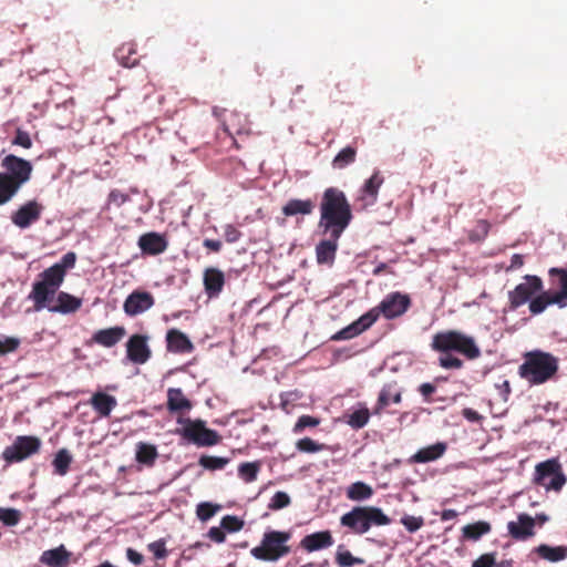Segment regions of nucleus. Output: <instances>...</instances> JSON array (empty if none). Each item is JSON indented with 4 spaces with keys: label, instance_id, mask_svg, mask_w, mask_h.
<instances>
[{
    "label": "nucleus",
    "instance_id": "13d9d810",
    "mask_svg": "<svg viewBox=\"0 0 567 567\" xmlns=\"http://www.w3.org/2000/svg\"><path fill=\"white\" fill-rule=\"evenodd\" d=\"M12 145L22 146L23 148H31L32 147V140L28 132L18 128L16 131V136L12 140Z\"/></svg>",
    "mask_w": 567,
    "mask_h": 567
},
{
    "label": "nucleus",
    "instance_id": "473e14b6",
    "mask_svg": "<svg viewBox=\"0 0 567 567\" xmlns=\"http://www.w3.org/2000/svg\"><path fill=\"white\" fill-rule=\"evenodd\" d=\"M548 272L550 277L558 278L556 285L559 290L553 292V296L556 298V301H559V308H565L567 306V269L554 267Z\"/></svg>",
    "mask_w": 567,
    "mask_h": 567
},
{
    "label": "nucleus",
    "instance_id": "aec40b11",
    "mask_svg": "<svg viewBox=\"0 0 567 567\" xmlns=\"http://www.w3.org/2000/svg\"><path fill=\"white\" fill-rule=\"evenodd\" d=\"M166 408L172 414H179L181 416L193 409V403L187 399L179 388H169L167 390Z\"/></svg>",
    "mask_w": 567,
    "mask_h": 567
},
{
    "label": "nucleus",
    "instance_id": "a211bd4d",
    "mask_svg": "<svg viewBox=\"0 0 567 567\" xmlns=\"http://www.w3.org/2000/svg\"><path fill=\"white\" fill-rule=\"evenodd\" d=\"M535 520L536 519L528 514H519L516 522H508V534L516 540H526L535 535Z\"/></svg>",
    "mask_w": 567,
    "mask_h": 567
},
{
    "label": "nucleus",
    "instance_id": "1a4fd4ad",
    "mask_svg": "<svg viewBox=\"0 0 567 567\" xmlns=\"http://www.w3.org/2000/svg\"><path fill=\"white\" fill-rule=\"evenodd\" d=\"M41 449V440L32 435H19L13 443L2 452V460L7 464L22 462L30 456L38 454Z\"/></svg>",
    "mask_w": 567,
    "mask_h": 567
},
{
    "label": "nucleus",
    "instance_id": "b1692460",
    "mask_svg": "<svg viewBox=\"0 0 567 567\" xmlns=\"http://www.w3.org/2000/svg\"><path fill=\"white\" fill-rule=\"evenodd\" d=\"M125 334L126 330L122 326L100 329L93 333L92 342L105 348H112L117 344Z\"/></svg>",
    "mask_w": 567,
    "mask_h": 567
},
{
    "label": "nucleus",
    "instance_id": "c9c22d12",
    "mask_svg": "<svg viewBox=\"0 0 567 567\" xmlns=\"http://www.w3.org/2000/svg\"><path fill=\"white\" fill-rule=\"evenodd\" d=\"M491 529L492 526L488 522L480 520L473 524L465 525L462 528V534L464 539L476 542L483 535L488 534Z\"/></svg>",
    "mask_w": 567,
    "mask_h": 567
},
{
    "label": "nucleus",
    "instance_id": "7c9ffc66",
    "mask_svg": "<svg viewBox=\"0 0 567 567\" xmlns=\"http://www.w3.org/2000/svg\"><path fill=\"white\" fill-rule=\"evenodd\" d=\"M446 451V444L437 442L433 445H429L419 450L414 455L411 456V463H427L440 458Z\"/></svg>",
    "mask_w": 567,
    "mask_h": 567
},
{
    "label": "nucleus",
    "instance_id": "9d476101",
    "mask_svg": "<svg viewBox=\"0 0 567 567\" xmlns=\"http://www.w3.org/2000/svg\"><path fill=\"white\" fill-rule=\"evenodd\" d=\"M411 307V298L409 295L399 291L388 293L384 299L368 313L375 316V321L380 316L385 319H395L403 316Z\"/></svg>",
    "mask_w": 567,
    "mask_h": 567
},
{
    "label": "nucleus",
    "instance_id": "338daca9",
    "mask_svg": "<svg viewBox=\"0 0 567 567\" xmlns=\"http://www.w3.org/2000/svg\"><path fill=\"white\" fill-rule=\"evenodd\" d=\"M126 557L132 564L136 566H141L144 561L143 555L133 548H127Z\"/></svg>",
    "mask_w": 567,
    "mask_h": 567
},
{
    "label": "nucleus",
    "instance_id": "774afa93",
    "mask_svg": "<svg viewBox=\"0 0 567 567\" xmlns=\"http://www.w3.org/2000/svg\"><path fill=\"white\" fill-rule=\"evenodd\" d=\"M462 414L466 420H468L471 422H480L483 419L482 415L477 411H475L471 408L464 409L462 411Z\"/></svg>",
    "mask_w": 567,
    "mask_h": 567
},
{
    "label": "nucleus",
    "instance_id": "e2e57ef3",
    "mask_svg": "<svg viewBox=\"0 0 567 567\" xmlns=\"http://www.w3.org/2000/svg\"><path fill=\"white\" fill-rule=\"evenodd\" d=\"M130 199L127 194H124L123 192L118 189H113L109 194V204H113L116 207L122 206Z\"/></svg>",
    "mask_w": 567,
    "mask_h": 567
},
{
    "label": "nucleus",
    "instance_id": "bf43d9fd",
    "mask_svg": "<svg viewBox=\"0 0 567 567\" xmlns=\"http://www.w3.org/2000/svg\"><path fill=\"white\" fill-rule=\"evenodd\" d=\"M494 566H497L495 553L483 554L477 559H475L472 564V567H494Z\"/></svg>",
    "mask_w": 567,
    "mask_h": 567
},
{
    "label": "nucleus",
    "instance_id": "dca6fc26",
    "mask_svg": "<svg viewBox=\"0 0 567 567\" xmlns=\"http://www.w3.org/2000/svg\"><path fill=\"white\" fill-rule=\"evenodd\" d=\"M55 295L56 297L53 298V301H47L44 306L50 312L62 315L74 313L82 307L83 301L79 297L65 291H60Z\"/></svg>",
    "mask_w": 567,
    "mask_h": 567
},
{
    "label": "nucleus",
    "instance_id": "4468645a",
    "mask_svg": "<svg viewBox=\"0 0 567 567\" xmlns=\"http://www.w3.org/2000/svg\"><path fill=\"white\" fill-rule=\"evenodd\" d=\"M44 207L37 200H29L11 215V221L19 228L25 229L41 218Z\"/></svg>",
    "mask_w": 567,
    "mask_h": 567
},
{
    "label": "nucleus",
    "instance_id": "0eeeda50",
    "mask_svg": "<svg viewBox=\"0 0 567 567\" xmlns=\"http://www.w3.org/2000/svg\"><path fill=\"white\" fill-rule=\"evenodd\" d=\"M177 423L182 424L183 427L176 430V433L197 446H214L221 440L218 432L206 427V422L200 419L178 417Z\"/></svg>",
    "mask_w": 567,
    "mask_h": 567
},
{
    "label": "nucleus",
    "instance_id": "603ef678",
    "mask_svg": "<svg viewBox=\"0 0 567 567\" xmlns=\"http://www.w3.org/2000/svg\"><path fill=\"white\" fill-rule=\"evenodd\" d=\"M291 503L290 496L286 492H276L275 495L271 497L268 508L271 511H279L287 506H289Z\"/></svg>",
    "mask_w": 567,
    "mask_h": 567
},
{
    "label": "nucleus",
    "instance_id": "cd10ccee",
    "mask_svg": "<svg viewBox=\"0 0 567 567\" xmlns=\"http://www.w3.org/2000/svg\"><path fill=\"white\" fill-rule=\"evenodd\" d=\"M401 401L402 392L398 388L396 382L386 383L379 393L374 413H380V411L385 409L390 403L399 404Z\"/></svg>",
    "mask_w": 567,
    "mask_h": 567
},
{
    "label": "nucleus",
    "instance_id": "2f4dec72",
    "mask_svg": "<svg viewBox=\"0 0 567 567\" xmlns=\"http://www.w3.org/2000/svg\"><path fill=\"white\" fill-rule=\"evenodd\" d=\"M537 556L549 563H558L567 558V546H549L540 544L533 550Z\"/></svg>",
    "mask_w": 567,
    "mask_h": 567
},
{
    "label": "nucleus",
    "instance_id": "2eb2a0df",
    "mask_svg": "<svg viewBox=\"0 0 567 567\" xmlns=\"http://www.w3.org/2000/svg\"><path fill=\"white\" fill-rule=\"evenodd\" d=\"M154 303L155 299L151 292L137 289L126 297L123 310L128 317H136L151 309Z\"/></svg>",
    "mask_w": 567,
    "mask_h": 567
},
{
    "label": "nucleus",
    "instance_id": "bb28decb",
    "mask_svg": "<svg viewBox=\"0 0 567 567\" xmlns=\"http://www.w3.org/2000/svg\"><path fill=\"white\" fill-rule=\"evenodd\" d=\"M333 544V537L329 530L317 532L305 536L300 545L307 551H316L328 548Z\"/></svg>",
    "mask_w": 567,
    "mask_h": 567
},
{
    "label": "nucleus",
    "instance_id": "4be33fe9",
    "mask_svg": "<svg viewBox=\"0 0 567 567\" xmlns=\"http://www.w3.org/2000/svg\"><path fill=\"white\" fill-rule=\"evenodd\" d=\"M138 246L144 254L155 256L166 250L167 240L158 233H146L140 237Z\"/></svg>",
    "mask_w": 567,
    "mask_h": 567
},
{
    "label": "nucleus",
    "instance_id": "423d86ee",
    "mask_svg": "<svg viewBox=\"0 0 567 567\" xmlns=\"http://www.w3.org/2000/svg\"><path fill=\"white\" fill-rule=\"evenodd\" d=\"M291 534L288 532L270 530L264 534L259 546L250 550L252 557L264 561H277L290 553L287 545Z\"/></svg>",
    "mask_w": 567,
    "mask_h": 567
},
{
    "label": "nucleus",
    "instance_id": "69168bd1",
    "mask_svg": "<svg viewBox=\"0 0 567 567\" xmlns=\"http://www.w3.org/2000/svg\"><path fill=\"white\" fill-rule=\"evenodd\" d=\"M436 391V386L432 383H422L419 386V392L425 402H431V395Z\"/></svg>",
    "mask_w": 567,
    "mask_h": 567
},
{
    "label": "nucleus",
    "instance_id": "6ab92c4d",
    "mask_svg": "<svg viewBox=\"0 0 567 567\" xmlns=\"http://www.w3.org/2000/svg\"><path fill=\"white\" fill-rule=\"evenodd\" d=\"M375 322V316L371 313H364L357 321L352 322L348 327L341 329L336 334L331 337V340L340 341V340H349L352 339L367 329H369Z\"/></svg>",
    "mask_w": 567,
    "mask_h": 567
},
{
    "label": "nucleus",
    "instance_id": "8fccbe9b",
    "mask_svg": "<svg viewBox=\"0 0 567 567\" xmlns=\"http://www.w3.org/2000/svg\"><path fill=\"white\" fill-rule=\"evenodd\" d=\"M21 519V512L16 508L0 507V522L6 526H16Z\"/></svg>",
    "mask_w": 567,
    "mask_h": 567
},
{
    "label": "nucleus",
    "instance_id": "f8f14e48",
    "mask_svg": "<svg viewBox=\"0 0 567 567\" xmlns=\"http://www.w3.org/2000/svg\"><path fill=\"white\" fill-rule=\"evenodd\" d=\"M1 166L7 177L11 178L18 186L25 184L32 173V165L29 161L18 157L13 154L4 156L1 161Z\"/></svg>",
    "mask_w": 567,
    "mask_h": 567
},
{
    "label": "nucleus",
    "instance_id": "6e6d98bb",
    "mask_svg": "<svg viewBox=\"0 0 567 567\" xmlns=\"http://www.w3.org/2000/svg\"><path fill=\"white\" fill-rule=\"evenodd\" d=\"M401 524L406 528L408 532L414 533L424 525L422 516L405 515L401 518Z\"/></svg>",
    "mask_w": 567,
    "mask_h": 567
},
{
    "label": "nucleus",
    "instance_id": "09e8293b",
    "mask_svg": "<svg viewBox=\"0 0 567 567\" xmlns=\"http://www.w3.org/2000/svg\"><path fill=\"white\" fill-rule=\"evenodd\" d=\"M320 424V419L311 415H301L292 427L295 434H301L307 427H316Z\"/></svg>",
    "mask_w": 567,
    "mask_h": 567
},
{
    "label": "nucleus",
    "instance_id": "c756f323",
    "mask_svg": "<svg viewBox=\"0 0 567 567\" xmlns=\"http://www.w3.org/2000/svg\"><path fill=\"white\" fill-rule=\"evenodd\" d=\"M90 404L100 416L107 417L112 410L117 405V401L113 395L104 392H96L92 395Z\"/></svg>",
    "mask_w": 567,
    "mask_h": 567
},
{
    "label": "nucleus",
    "instance_id": "39448f33",
    "mask_svg": "<svg viewBox=\"0 0 567 567\" xmlns=\"http://www.w3.org/2000/svg\"><path fill=\"white\" fill-rule=\"evenodd\" d=\"M41 280L35 281L29 298L34 302L37 311L44 308L47 301H53L55 293L64 281L63 269L52 265L40 274Z\"/></svg>",
    "mask_w": 567,
    "mask_h": 567
},
{
    "label": "nucleus",
    "instance_id": "393cba45",
    "mask_svg": "<svg viewBox=\"0 0 567 567\" xmlns=\"http://www.w3.org/2000/svg\"><path fill=\"white\" fill-rule=\"evenodd\" d=\"M167 351L174 353H189L194 346L189 338L177 329H171L166 333Z\"/></svg>",
    "mask_w": 567,
    "mask_h": 567
},
{
    "label": "nucleus",
    "instance_id": "a19ab883",
    "mask_svg": "<svg viewBox=\"0 0 567 567\" xmlns=\"http://www.w3.org/2000/svg\"><path fill=\"white\" fill-rule=\"evenodd\" d=\"M357 157V148L353 146H347L342 148L333 158L332 166L337 169H343L348 165L354 163Z\"/></svg>",
    "mask_w": 567,
    "mask_h": 567
},
{
    "label": "nucleus",
    "instance_id": "9b49d317",
    "mask_svg": "<svg viewBox=\"0 0 567 567\" xmlns=\"http://www.w3.org/2000/svg\"><path fill=\"white\" fill-rule=\"evenodd\" d=\"M544 289L542 278L535 275H526L524 282L518 284L508 292V303L512 310L519 308Z\"/></svg>",
    "mask_w": 567,
    "mask_h": 567
},
{
    "label": "nucleus",
    "instance_id": "6e6552de",
    "mask_svg": "<svg viewBox=\"0 0 567 567\" xmlns=\"http://www.w3.org/2000/svg\"><path fill=\"white\" fill-rule=\"evenodd\" d=\"M567 482V476L557 458H548L536 464L533 483L544 487L547 492L559 493Z\"/></svg>",
    "mask_w": 567,
    "mask_h": 567
},
{
    "label": "nucleus",
    "instance_id": "72a5a7b5",
    "mask_svg": "<svg viewBox=\"0 0 567 567\" xmlns=\"http://www.w3.org/2000/svg\"><path fill=\"white\" fill-rule=\"evenodd\" d=\"M550 305H557L559 307V301H556V298L549 291H544V289L536 293L534 298L529 302V311L532 315H539L545 311V309Z\"/></svg>",
    "mask_w": 567,
    "mask_h": 567
},
{
    "label": "nucleus",
    "instance_id": "680f3d73",
    "mask_svg": "<svg viewBox=\"0 0 567 567\" xmlns=\"http://www.w3.org/2000/svg\"><path fill=\"white\" fill-rule=\"evenodd\" d=\"M224 236L225 240L229 244L237 243L240 237L241 233L238 228H236L234 225L228 224L224 227Z\"/></svg>",
    "mask_w": 567,
    "mask_h": 567
},
{
    "label": "nucleus",
    "instance_id": "f3484780",
    "mask_svg": "<svg viewBox=\"0 0 567 567\" xmlns=\"http://www.w3.org/2000/svg\"><path fill=\"white\" fill-rule=\"evenodd\" d=\"M384 182L383 176L380 171H375L372 176L367 179L363 186L360 189V195L358 196V202L361 203V207L365 208L368 206H372L378 200L379 189Z\"/></svg>",
    "mask_w": 567,
    "mask_h": 567
},
{
    "label": "nucleus",
    "instance_id": "5fc2aeb1",
    "mask_svg": "<svg viewBox=\"0 0 567 567\" xmlns=\"http://www.w3.org/2000/svg\"><path fill=\"white\" fill-rule=\"evenodd\" d=\"M491 225L485 219L477 220L475 228L470 234V239L478 241L485 238L489 231Z\"/></svg>",
    "mask_w": 567,
    "mask_h": 567
},
{
    "label": "nucleus",
    "instance_id": "f704fd0d",
    "mask_svg": "<svg viewBox=\"0 0 567 567\" xmlns=\"http://www.w3.org/2000/svg\"><path fill=\"white\" fill-rule=\"evenodd\" d=\"M373 494V488L369 484L361 481L349 485L346 492L347 498L353 502L367 501L371 498Z\"/></svg>",
    "mask_w": 567,
    "mask_h": 567
},
{
    "label": "nucleus",
    "instance_id": "4d7b16f0",
    "mask_svg": "<svg viewBox=\"0 0 567 567\" xmlns=\"http://www.w3.org/2000/svg\"><path fill=\"white\" fill-rule=\"evenodd\" d=\"M147 548L156 559H164L168 555V550L166 549V544L164 539H158L148 544Z\"/></svg>",
    "mask_w": 567,
    "mask_h": 567
},
{
    "label": "nucleus",
    "instance_id": "a878e982",
    "mask_svg": "<svg viewBox=\"0 0 567 567\" xmlns=\"http://www.w3.org/2000/svg\"><path fill=\"white\" fill-rule=\"evenodd\" d=\"M71 553L64 545L44 550L40 556V563L49 567H66L70 564Z\"/></svg>",
    "mask_w": 567,
    "mask_h": 567
},
{
    "label": "nucleus",
    "instance_id": "0e129e2a",
    "mask_svg": "<svg viewBox=\"0 0 567 567\" xmlns=\"http://www.w3.org/2000/svg\"><path fill=\"white\" fill-rule=\"evenodd\" d=\"M207 536L209 537L210 540H213L217 544L224 543L226 539V534H225V530L221 528V526L210 527Z\"/></svg>",
    "mask_w": 567,
    "mask_h": 567
},
{
    "label": "nucleus",
    "instance_id": "4c0bfd02",
    "mask_svg": "<svg viewBox=\"0 0 567 567\" xmlns=\"http://www.w3.org/2000/svg\"><path fill=\"white\" fill-rule=\"evenodd\" d=\"M115 56L117 61L125 68L135 66L138 62L136 50L130 43L122 44L120 48H117L115 51Z\"/></svg>",
    "mask_w": 567,
    "mask_h": 567
},
{
    "label": "nucleus",
    "instance_id": "052dcab7",
    "mask_svg": "<svg viewBox=\"0 0 567 567\" xmlns=\"http://www.w3.org/2000/svg\"><path fill=\"white\" fill-rule=\"evenodd\" d=\"M76 261V255L73 251L66 252L59 262L54 264L59 268L63 269V275H66V270L74 267Z\"/></svg>",
    "mask_w": 567,
    "mask_h": 567
},
{
    "label": "nucleus",
    "instance_id": "79ce46f5",
    "mask_svg": "<svg viewBox=\"0 0 567 567\" xmlns=\"http://www.w3.org/2000/svg\"><path fill=\"white\" fill-rule=\"evenodd\" d=\"M157 457V450L152 444L138 443L136 450V461L145 465H153Z\"/></svg>",
    "mask_w": 567,
    "mask_h": 567
},
{
    "label": "nucleus",
    "instance_id": "58836bf2",
    "mask_svg": "<svg viewBox=\"0 0 567 567\" xmlns=\"http://www.w3.org/2000/svg\"><path fill=\"white\" fill-rule=\"evenodd\" d=\"M72 461L73 457L66 449L59 450L52 461L54 473L64 476L69 472Z\"/></svg>",
    "mask_w": 567,
    "mask_h": 567
},
{
    "label": "nucleus",
    "instance_id": "20e7f679",
    "mask_svg": "<svg viewBox=\"0 0 567 567\" xmlns=\"http://www.w3.org/2000/svg\"><path fill=\"white\" fill-rule=\"evenodd\" d=\"M390 523L391 519L375 506H354L340 517L341 526L355 535L368 533L372 526H385Z\"/></svg>",
    "mask_w": 567,
    "mask_h": 567
},
{
    "label": "nucleus",
    "instance_id": "de8ad7c7",
    "mask_svg": "<svg viewBox=\"0 0 567 567\" xmlns=\"http://www.w3.org/2000/svg\"><path fill=\"white\" fill-rule=\"evenodd\" d=\"M296 449L302 453H318L324 450V444L318 443L310 437H303L296 442Z\"/></svg>",
    "mask_w": 567,
    "mask_h": 567
},
{
    "label": "nucleus",
    "instance_id": "7ed1b4c3",
    "mask_svg": "<svg viewBox=\"0 0 567 567\" xmlns=\"http://www.w3.org/2000/svg\"><path fill=\"white\" fill-rule=\"evenodd\" d=\"M558 371V359L551 353L540 350L526 352L524 362L518 368V374L532 385L543 384Z\"/></svg>",
    "mask_w": 567,
    "mask_h": 567
},
{
    "label": "nucleus",
    "instance_id": "ddd939ff",
    "mask_svg": "<svg viewBox=\"0 0 567 567\" xmlns=\"http://www.w3.org/2000/svg\"><path fill=\"white\" fill-rule=\"evenodd\" d=\"M126 357L134 364H144L152 357L146 334H132L126 342Z\"/></svg>",
    "mask_w": 567,
    "mask_h": 567
},
{
    "label": "nucleus",
    "instance_id": "c85d7f7f",
    "mask_svg": "<svg viewBox=\"0 0 567 567\" xmlns=\"http://www.w3.org/2000/svg\"><path fill=\"white\" fill-rule=\"evenodd\" d=\"M315 208V204L311 199H289L281 208L285 217L292 216H307L311 215Z\"/></svg>",
    "mask_w": 567,
    "mask_h": 567
},
{
    "label": "nucleus",
    "instance_id": "f257e3e1",
    "mask_svg": "<svg viewBox=\"0 0 567 567\" xmlns=\"http://www.w3.org/2000/svg\"><path fill=\"white\" fill-rule=\"evenodd\" d=\"M319 208L318 227L322 234L341 237L353 218L351 205L346 194L337 187L326 188Z\"/></svg>",
    "mask_w": 567,
    "mask_h": 567
},
{
    "label": "nucleus",
    "instance_id": "5701e85b",
    "mask_svg": "<svg viewBox=\"0 0 567 567\" xmlns=\"http://www.w3.org/2000/svg\"><path fill=\"white\" fill-rule=\"evenodd\" d=\"M328 239L319 241L316 246L317 262L320 265H332L338 250V240L340 237H333L331 234H324Z\"/></svg>",
    "mask_w": 567,
    "mask_h": 567
},
{
    "label": "nucleus",
    "instance_id": "e433bc0d",
    "mask_svg": "<svg viewBox=\"0 0 567 567\" xmlns=\"http://www.w3.org/2000/svg\"><path fill=\"white\" fill-rule=\"evenodd\" d=\"M334 561L339 567H353L365 563L363 558L353 556L344 545H339L337 547Z\"/></svg>",
    "mask_w": 567,
    "mask_h": 567
},
{
    "label": "nucleus",
    "instance_id": "a18cd8bd",
    "mask_svg": "<svg viewBox=\"0 0 567 567\" xmlns=\"http://www.w3.org/2000/svg\"><path fill=\"white\" fill-rule=\"evenodd\" d=\"M228 463L227 457L212 455H202L198 460V464L209 471L223 470Z\"/></svg>",
    "mask_w": 567,
    "mask_h": 567
},
{
    "label": "nucleus",
    "instance_id": "49530a36",
    "mask_svg": "<svg viewBox=\"0 0 567 567\" xmlns=\"http://www.w3.org/2000/svg\"><path fill=\"white\" fill-rule=\"evenodd\" d=\"M221 509V505L209 502L199 503L196 507V515L199 520L207 522Z\"/></svg>",
    "mask_w": 567,
    "mask_h": 567
},
{
    "label": "nucleus",
    "instance_id": "864d4df0",
    "mask_svg": "<svg viewBox=\"0 0 567 567\" xmlns=\"http://www.w3.org/2000/svg\"><path fill=\"white\" fill-rule=\"evenodd\" d=\"M20 346V340L14 337L0 336V357L14 352Z\"/></svg>",
    "mask_w": 567,
    "mask_h": 567
},
{
    "label": "nucleus",
    "instance_id": "c03bdc74",
    "mask_svg": "<svg viewBox=\"0 0 567 567\" xmlns=\"http://www.w3.org/2000/svg\"><path fill=\"white\" fill-rule=\"evenodd\" d=\"M259 471H260L259 462H246V463H241L238 466V475L246 483L255 482L257 480V475H258Z\"/></svg>",
    "mask_w": 567,
    "mask_h": 567
},
{
    "label": "nucleus",
    "instance_id": "412c9836",
    "mask_svg": "<svg viewBox=\"0 0 567 567\" xmlns=\"http://www.w3.org/2000/svg\"><path fill=\"white\" fill-rule=\"evenodd\" d=\"M205 292L209 298L218 297L225 285V275L218 268H206L203 276Z\"/></svg>",
    "mask_w": 567,
    "mask_h": 567
},
{
    "label": "nucleus",
    "instance_id": "37998d69",
    "mask_svg": "<svg viewBox=\"0 0 567 567\" xmlns=\"http://www.w3.org/2000/svg\"><path fill=\"white\" fill-rule=\"evenodd\" d=\"M370 420L369 410L363 406L359 410L353 411L347 415V424L350 425L354 430H359L364 427Z\"/></svg>",
    "mask_w": 567,
    "mask_h": 567
},
{
    "label": "nucleus",
    "instance_id": "f03ea898",
    "mask_svg": "<svg viewBox=\"0 0 567 567\" xmlns=\"http://www.w3.org/2000/svg\"><path fill=\"white\" fill-rule=\"evenodd\" d=\"M431 348L442 353L439 358V364L444 369H461L463 367V361L452 355V351L458 352L468 360H475L481 355V350L474 338L457 330L435 333L432 338Z\"/></svg>",
    "mask_w": 567,
    "mask_h": 567
},
{
    "label": "nucleus",
    "instance_id": "ea45409f",
    "mask_svg": "<svg viewBox=\"0 0 567 567\" xmlns=\"http://www.w3.org/2000/svg\"><path fill=\"white\" fill-rule=\"evenodd\" d=\"M4 173H0V205L8 203L20 189Z\"/></svg>",
    "mask_w": 567,
    "mask_h": 567
},
{
    "label": "nucleus",
    "instance_id": "3c124183",
    "mask_svg": "<svg viewBox=\"0 0 567 567\" xmlns=\"http://www.w3.org/2000/svg\"><path fill=\"white\" fill-rule=\"evenodd\" d=\"M245 523L237 516L226 515L220 520V526L225 532L236 533L243 529Z\"/></svg>",
    "mask_w": 567,
    "mask_h": 567
}]
</instances>
